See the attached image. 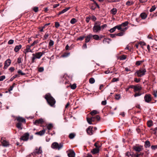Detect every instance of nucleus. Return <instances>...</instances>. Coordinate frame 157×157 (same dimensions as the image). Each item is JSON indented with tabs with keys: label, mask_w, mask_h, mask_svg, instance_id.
<instances>
[{
	"label": "nucleus",
	"mask_w": 157,
	"mask_h": 157,
	"mask_svg": "<svg viewBox=\"0 0 157 157\" xmlns=\"http://www.w3.org/2000/svg\"><path fill=\"white\" fill-rule=\"evenodd\" d=\"M72 89H75L76 87V85L75 84H73V85H70Z\"/></svg>",
	"instance_id": "obj_42"
},
{
	"label": "nucleus",
	"mask_w": 157,
	"mask_h": 157,
	"mask_svg": "<svg viewBox=\"0 0 157 157\" xmlns=\"http://www.w3.org/2000/svg\"><path fill=\"white\" fill-rule=\"evenodd\" d=\"M146 71L145 69H141L139 71H137L136 73L137 74L138 76L139 77H141L145 74Z\"/></svg>",
	"instance_id": "obj_7"
},
{
	"label": "nucleus",
	"mask_w": 157,
	"mask_h": 157,
	"mask_svg": "<svg viewBox=\"0 0 157 157\" xmlns=\"http://www.w3.org/2000/svg\"><path fill=\"white\" fill-rule=\"evenodd\" d=\"M92 37H93L94 39L96 40H100V39L99 38V36L97 35H92L91 34Z\"/></svg>",
	"instance_id": "obj_29"
},
{
	"label": "nucleus",
	"mask_w": 157,
	"mask_h": 157,
	"mask_svg": "<svg viewBox=\"0 0 157 157\" xmlns=\"http://www.w3.org/2000/svg\"><path fill=\"white\" fill-rule=\"evenodd\" d=\"M15 83H13V86H11L10 87V89L9 90V91L10 92V91L12 90H13V88L14 87V85H15Z\"/></svg>",
	"instance_id": "obj_56"
},
{
	"label": "nucleus",
	"mask_w": 157,
	"mask_h": 157,
	"mask_svg": "<svg viewBox=\"0 0 157 157\" xmlns=\"http://www.w3.org/2000/svg\"><path fill=\"white\" fill-rule=\"evenodd\" d=\"M126 155L128 156V157H132V154L129 152H128L126 153Z\"/></svg>",
	"instance_id": "obj_43"
},
{
	"label": "nucleus",
	"mask_w": 157,
	"mask_h": 157,
	"mask_svg": "<svg viewBox=\"0 0 157 157\" xmlns=\"http://www.w3.org/2000/svg\"><path fill=\"white\" fill-rule=\"evenodd\" d=\"M117 9L115 8H113L110 10L111 13L113 15L115 14L117 12Z\"/></svg>",
	"instance_id": "obj_28"
},
{
	"label": "nucleus",
	"mask_w": 157,
	"mask_h": 157,
	"mask_svg": "<svg viewBox=\"0 0 157 157\" xmlns=\"http://www.w3.org/2000/svg\"><path fill=\"white\" fill-rule=\"evenodd\" d=\"M14 42V40L11 39L8 42V44H13Z\"/></svg>",
	"instance_id": "obj_52"
},
{
	"label": "nucleus",
	"mask_w": 157,
	"mask_h": 157,
	"mask_svg": "<svg viewBox=\"0 0 157 157\" xmlns=\"http://www.w3.org/2000/svg\"><path fill=\"white\" fill-rule=\"evenodd\" d=\"M39 42V41L38 40H35L33 43H32L30 45L31 46H33L35 44H37Z\"/></svg>",
	"instance_id": "obj_41"
},
{
	"label": "nucleus",
	"mask_w": 157,
	"mask_h": 157,
	"mask_svg": "<svg viewBox=\"0 0 157 157\" xmlns=\"http://www.w3.org/2000/svg\"><path fill=\"white\" fill-rule=\"evenodd\" d=\"M49 36V34L48 33H46L44 36V39L46 40Z\"/></svg>",
	"instance_id": "obj_51"
},
{
	"label": "nucleus",
	"mask_w": 157,
	"mask_h": 157,
	"mask_svg": "<svg viewBox=\"0 0 157 157\" xmlns=\"http://www.w3.org/2000/svg\"><path fill=\"white\" fill-rule=\"evenodd\" d=\"M107 27V25L106 24H104L103 25L101 26V29H103Z\"/></svg>",
	"instance_id": "obj_64"
},
{
	"label": "nucleus",
	"mask_w": 157,
	"mask_h": 157,
	"mask_svg": "<svg viewBox=\"0 0 157 157\" xmlns=\"http://www.w3.org/2000/svg\"><path fill=\"white\" fill-rule=\"evenodd\" d=\"M75 135L73 133H70L69 136V138L71 139H73L75 136Z\"/></svg>",
	"instance_id": "obj_40"
},
{
	"label": "nucleus",
	"mask_w": 157,
	"mask_h": 157,
	"mask_svg": "<svg viewBox=\"0 0 157 157\" xmlns=\"http://www.w3.org/2000/svg\"><path fill=\"white\" fill-rule=\"evenodd\" d=\"M17 120L18 122L17 124V127L20 129H22L21 124L22 123H25V120L24 118H17Z\"/></svg>",
	"instance_id": "obj_6"
},
{
	"label": "nucleus",
	"mask_w": 157,
	"mask_h": 157,
	"mask_svg": "<svg viewBox=\"0 0 157 157\" xmlns=\"http://www.w3.org/2000/svg\"><path fill=\"white\" fill-rule=\"evenodd\" d=\"M156 9V7L155 6H152L151 9L150 10V12H152L154 11Z\"/></svg>",
	"instance_id": "obj_44"
},
{
	"label": "nucleus",
	"mask_w": 157,
	"mask_h": 157,
	"mask_svg": "<svg viewBox=\"0 0 157 157\" xmlns=\"http://www.w3.org/2000/svg\"><path fill=\"white\" fill-rule=\"evenodd\" d=\"M101 104L102 105H106V100L103 101H102Z\"/></svg>",
	"instance_id": "obj_63"
},
{
	"label": "nucleus",
	"mask_w": 157,
	"mask_h": 157,
	"mask_svg": "<svg viewBox=\"0 0 157 157\" xmlns=\"http://www.w3.org/2000/svg\"><path fill=\"white\" fill-rule=\"evenodd\" d=\"M32 63L34 62L35 60L36 59H39L42 56L41 52H36L35 54L33 53L32 54Z\"/></svg>",
	"instance_id": "obj_4"
},
{
	"label": "nucleus",
	"mask_w": 157,
	"mask_h": 157,
	"mask_svg": "<svg viewBox=\"0 0 157 157\" xmlns=\"http://www.w3.org/2000/svg\"><path fill=\"white\" fill-rule=\"evenodd\" d=\"M70 7H68L64 9L63 10L61 11L62 13H63L66 12V11H67V10H68L70 9Z\"/></svg>",
	"instance_id": "obj_38"
},
{
	"label": "nucleus",
	"mask_w": 157,
	"mask_h": 157,
	"mask_svg": "<svg viewBox=\"0 0 157 157\" xmlns=\"http://www.w3.org/2000/svg\"><path fill=\"white\" fill-rule=\"evenodd\" d=\"M11 63V60L10 59H7L5 62L4 69H6L10 65Z\"/></svg>",
	"instance_id": "obj_13"
},
{
	"label": "nucleus",
	"mask_w": 157,
	"mask_h": 157,
	"mask_svg": "<svg viewBox=\"0 0 157 157\" xmlns=\"http://www.w3.org/2000/svg\"><path fill=\"white\" fill-rule=\"evenodd\" d=\"M67 155L69 157H75V151L71 149H70L67 151Z\"/></svg>",
	"instance_id": "obj_9"
},
{
	"label": "nucleus",
	"mask_w": 157,
	"mask_h": 157,
	"mask_svg": "<svg viewBox=\"0 0 157 157\" xmlns=\"http://www.w3.org/2000/svg\"><path fill=\"white\" fill-rule=\"evenodd\" d=\"M101 22L100 21H98L96 22L92 29L93 31L95 33H99L101 30Z\"/></svg>",
	"instance_id": "obj_2"
},
{
	"label": "nucleus",
	"mask_w": 157,
	"mask_h": 157,
	"mask_svg": "<svg viewBox=\"0 0 157 157\" xmlns=\"http://www.w3.org/2000/svg\"><path fill=\"white\" fill-rule=\"evenodd\" d=\"M5 78V76L4 75H2L0 77V81H3Z\"/></svg>",
	"instance_id": "obj_55"
},
{
	"label": "nucleus",
	"mask_w": 157,
	"mask_h": 157,
	"mask_svg": "<svg viewBox=\"0 0 157 157\" xmlns=\"http://www.w3.org/2000/svg\"><path fill=\"white\" fill-rule=\"evenodd\" d=\"M144 62V60H141V61H137L136 63V65L137 66L140 65L141 63H143Z\"/></svg>",
	"instance_id": "obj_35"
},
{
	"label": "nucleus",
	"mask_w": 157,
	"mask_h": 157,
	"mask_svg": "<svg viewBox=\"0 0 157 157\" xmlns=\"http://www.w3.org/2000/svg\"><path fill=\"white\" fill-rule=\"evenodd\" d=\"M99 112L96 110H93L91 112H90V113L92 116H94L96 114L98 113Z\"/></svg>",
	"instance_id": "obj_30"
},
{
	"label": "nucleus",
	"mask_w": 157,
	"mask_h": 157,
	"mask_svg": "<svg viewBox=\"0 0 157 157\" xmlns=\"http://www.w3.org/2000/svg\"><path fill=\"white\" fill-rule=\"evenodd\" d=\"M134 4V2L132 1H128L126 3V5L128 6H129L132 5Z\"/></svg>",
	"instance_id": "obj_24"
},
{
	"label": "nucleus",
	"mask_w": 157,
	"mask_h": 157,
	"mask_svg": "<svg viewBox=\"0 0 157 157\" xmlns=\"http://www.w3.org/2000/svg\"><path fill=\"white\" fill-rule=\"evenodd\" d=\"M60 26V24L58 22H56L55 26L56 28H58Z\"/></svg>",
	"instance_id": "obj_53"
},
{
	"label": "nucleus",
	"mask_w": 157,
	"mask_h": 157,
	"mask_svg": "<svg viewBox=\"0 0 157 157\" xmlns=\"http://www.w3.org/2000/svg\"><path fill=\"white\" fill-rule=\"evenodd\" d=\"M87 122L90 124H93V122H94L95 118H86Z\"/></svg>",
	"instance_id": "obj_20"
},
{
	"label": "nucleus",
	"mask_w": 157,
	"mask_h": 157,
	"mask_svg": "<svg viewBox=\"0 0 157 157\" xmlns=\"http://www.w3.org/2000/svg\"><path fill=\"white\" fill-rule=\"evenodd\" d=\"M45 98L48 104L51 106L53 107L56 103L55 99L50 94H47L45 95Z\"/></svg>",
	"instance_id": "obj_1"
},
{
	"label": "nucleus",
	"mask_w": 157,
	"mask_h": 157,
	"mask_svg": "<svg viewBox=\"0 0 157 157\" xmlns=\"http://www.w3.org/2000/svg\"><path fill=\"white\" fill-rule=\"evenodd\" d=\"M142 147L138 146H135L133 147V148L136 151L140 152L142 149Z\"/></svg>",
	"instance_id": "obj_17"
},
{
	"label": "nucleus",
	"mask_w": 157,
	"mask_h": 157,
	"mask_svg": "<svg viewBox=\"0 0 157 157\" xmlns=\"http://www.w3.org/2000/svg\"><path fill=\"white\" fill-rule=\"evenodd\" d=\"M157 148V145H152L151 146V148L152 150H155Z\"/></svg>",
	"instance_id": "obj_61"
},
{
	"label": "nucleus",
	"mask_w": 157,
	"mask_h": 157,
	"mask_svg": "<svg viewBox=\"0 0 157 157\" xmlns=\"http://www.w3.org/2000/svg\"><path fill=\"white\" fill-rule=\"evenodd\" d=\"M29 134L28 133H25L20 138V139L24 141H27L29 139Z\"/></svg>",
	"instance_id": "obj_14"
},
{
	"label": "nucleus",
	"mask_w": 157,
	"mask_h": 157,
	"mask_svg": "<svg viewBox=\"0 0 157 157\" xmlns=\"http://www.w3.org/2000/svg\"><path fill=\"white\" fill-rule=\"evenodd\" d=\"M76 22H77V20L75 18H72L70 21V23L71 24H74Z\"/></svg>",
	"instance_id": "obj_36"
},
{
	"label": "nucleus",
	"mask_w": 157,
	"mask_h": 157,
	"mask_svg": "<svg viewBox=\"0 0 157 157\" xmlns=\"http://www.w3.org/2000/svg\"><path fill=\"white\" fill-rule=\"evenodd\" d=\"M2 143V145L4 147H7L9 145L8 142L5 140H3Z\"/></svg>",
	"instance_id": "obj_27"
},
{
	"label": "nucleus",
	"mask_w": 157,
	"mask_h": 157,
	"mask_svg": "<svg viewBox=\"0 0 157 157\" xmlns=\"http://www.w3.org/2000/svg\"><path fill=\"white\" fill-rule=\"evenodd\" d=\"M145 147H148L150 146V142L147 140L145 142Z\"/></svg>",
	"instance_id": "obj_31"
},
{
	"label": "nucleus",
	"mask_w": 157,
	"mask_h": 157,
	"mask_svg": "<svg viewBox=\"0 0 157 157\" xmlns=\"http://www.w3.org/2000/svg\"><path fill=\"white\" fill-rule=\"evenodd\" d=\"M145 102L148 103L151 100V95L149 94H147L145 95L144 97Z\"/></svg>",
	"instance_id": "obj_12"
},
{
	"label": "nucleus",
	"mask_w": 157,
	"mask_h": 157,
	"mask_svg": "<svg viewBox=\"0 0 157 157\" xmlns=\"http://www.w3.org/2000/svg\"><path fill=\"white\" fill-rule=\"evenodd\" d=\"M33 10L35 12H37L38 11V8L37 7H34L33 8Z\"/></svg>",
	"instance_id": "obj_54"
},
{
	"label": "nucleus",
	"mask_w": 157,
	"mask_h": 157,
	"mask_svg": "<svg viewBox=\"0 0 157 157\" xmlns=\"http://www.w3.org/2000/svg\"><path fill=\"white\" fill-rule=\"evenodd\" d=\"M44 122V120L42 118H39L34 121L33 123L36 125H38L40 124H43Z\"/></svg>",
	"instance_id": "obj_8"
},
{
	"label": "nucleus",
	"mask_w": 157,
	"mask_h": 157,
	"mask_svg": "<svg viewBox=\"0 0 157 157\" xmlns=\"http://www.w3.org/2000/svg\"><path fill=\"white\" fill-rule=\"evenodd\" d=\"M18 73L19 74H20L22 75H25V73L22 72L21 70H19L18 71Z\"/></svg>",
	"instance_id": "obj_45"
},
{
	"label": "nucleus",
	"mask_w": 157,
	"mask_h": 157,
	"mask_svg": "<svg viewBox=\"0 0 157 157\" xmlns=\"http://www.w3.org/2000/svg\"><path fill=\"white\" fill-rule=\"evenodd\" d=\"M118 27L117 26H117H115V27H113V28H112L110 30H109V32L111 33H113L114 32L116 29H118Z\"/></svg>",
	"instance_id": "obj_25"
},
{
	"label": "nucleus",
	"mask_w": 157,
	"mask_h": 157,
	"mask_svg": "<svg viewBox=\"0 0 157 157\" xmlns=\"http://www.w3.org/2000/svg\"><path fill=\"white\" fill-rule=\"evenodd\" d=\"M95 80L94 78H91L89 79V82L91 84H93L95 82Z\"/></svg>",
	"instance_id": "obj_37"
},
{
	"label": "nucleus",
	"mask_w": 157,
	"mask_h": 157,
	"mask_svg": "<svg viewBox=\"0 0 157 157\" xmlns=\"http://www.w3.org/2000/svg\"><path fill=\"white\" fill-rule=\"evenodd\" d=\"M147 125L149 127H151L153 125V123L151 121H149L147 122Z\"/></svg>",
	"instance_id": "obj_34"
},
{
	"label": "nucleus",
	"mask_w": 157,
	"mask_h": 157,
	"mask_svg": "<svg viewBox=\"0 0 157 157\" xmlns=\"http://www.w3.org/2000/svg\"><path fill=\"white\" fill-rule=\"evenodd\" d=\"M119 59L121 60H122L126 59V56L124 55H122L120 56Z\"/></svg>",
	"instance_id": "obj_33"
},
{
	"label": "nucleus",
	"mask_w": 157,
	"mask_h": 157,
	"mask_svg": "<svg viewBox=\"0 0 157 157\" xmlns=\"http://www.w3.org/2000/svg\"><path fill=\"white\" fill-rule=\"evenodd\" d=\"M44 70V69L43 67H40L38 69V71L40 72H42Z\"/></svg>",
	"instance_id": "obj_60"
},
{
	"label": "nucleus",
	"mask_w": 157,
	"mask_h": 157,
	"mask_svg": "<svg viewBox=\"0 0 157 157\" xmlns=\"http://www.w3.org/2000/svg\"><path fill=\"white\" fill-rule=\"evenodd\" d=\"M45 130L44 129H43L41 131H40V132H36L35 133L36 135H39L40 136H42L43 135L45 132Z\"/></svg>",
	"instance_id": "obj_19"
},
{
	"label": "nucleus",
	"mask_w": 157,
	"mask_h": 157,
	"mask_svg": "<svg viewBox=\"0 0 157 157\" xmlns=\"http://www.w3.org/2000/svg\"><path fill=\"white\" fill-rule=\"evenodd\" d=\"M42 152V148L40 147L39 148L36 149L35 152L32 153L31 155H30V156L33 155L34 156V155H36V154H41Z\"/></svg>",
	"instance_id": "obj_11"
},
{
	"label": "nucleus",
	"mask_w": 157,
	"mask_h": 157,
	"mask_svg": "<svg viewBox=\"0 0 157 157\" xmlns=\"http://www.w3.org/2000/svg\"><path fill=\"white\" fill-rule=\"evenodd\" d=\"M91 19L93 21H95L96 20V18L94 16H92L91 17H90Z\"/></svg>",
	"instance_id": "obj_58"
},
{
	"label": "nucleus",
	"mask_w": 157,
	"mask_h": 157,
	"mask_svg": "<svg viewBox=\"0 0 157 157\" xmlns=\"http://www.w3.org/2000/svg\"><path fill=\"white\" fill-rule=\"evenodd\" d=\"M90 19V17H87L86 18V21L87 23H89Z\"/></svg>",
	"instance_id": "obj_50"
},
{
	"label": "nucleus",
	"mask_w": 157,
	"mask_h": 157,
	"mask_svg": "<svg viewBox=\"0 0 157 157\" xmlns=\"http://www.w3.org/2000/svg\"><path fill=\"white\" fill-rule=\"evenodd\" d=\"M92 38L91 34H90L89 35H88L86 37L85 39V42L87 43L89 42L90 39Z\"/></svg>",
	"instance_id": "obj_22"
},
{
	"label": "nucleus",
	"mask_w": 157,
	"mask_h": 157,
	"mask_svg": "<svg viewBox=\"0 0 157 157\" xmlns=\"http://www.w3.org/2000/svg\"><path fill=\"white\" fill-rule=\"evenodd\" d=\"M134 81L136 82H139L140 81V79L135 78H134Z\"/></svg>",
	"instance_id": "obj_59"
},
{
	"label": "nucleus",
	"mask_w": 157,
	"mask_h": 157,
	"mask_svg": "<svg viewBox=\"0 0 157 157\" xmlns=\"http://www.w3.org/2000/svg\"><path fill=\"white\" fill-rule=\"evenodd\" d=\"M94 146L96 147V148H98L100 147V145H98V143H96L94 144Z\"/></svg>",
	"instance_id": "obj_62"
},
{
	"label": "nucleus",
	"mask_w": 157,
	"mask_h": 157,
	"mask_svg": "<svg viewBox=\"0 0 157 157\" xmlns=\"http://www.w3.org/2000/svg\"><path fill=\"white\" fill-rule=\"evenodd\" d=\"M128 22L127 21L122 23L121 24L117 25L118 30H120L121 32H124L128 29V28L126 27L128 25Z\"/></svg>",
	"instance_id": "obj_3"
},
{
	"label": "nucleus",
	"mask_w": 157,
	"mask_h": 157,
	"mask_svg": "<svg viewBox=\"0 0 157 157\" xmlns=\"http://www.w3.org/2000/svg\"><path fill=\"white\" fill-rule=\"evenodd\" d=\"M63 147V144L61 143L59 144L57 142L53 143L51 145V147L54 149H57L59 150Z\"/></svg>",
	"instance_id": "obj_5"
},
{
	"label": "nucleus",
	"mask_w": 157,
	"mask_h": 157,
	"mask_svg": "<svg viewBox=\"0 0 157 157\" xmlns=\"http://www.w3.org/2000/svg\"><path fill=\"white\" fill-rule=\"evenodd\" d=\"M92 127L91 126H89L87 129L86 131L87 133L90 135H91L93 134L92 132Z\"/></svg>",
	"instance_id": "obj_18"
},
{
	"label": "nucleus",
	"mask_w": 157,
	"mask_h": 157,
	"mask_svg": "<svg viewBox=\"0 0 157 157\" xmlns=\"http://www.w3.org/2000/svg\"><path fill=\"white\" fill-rule=\"evenodd\" d=\"M110 40L109 39L105 38L103 40V42L105 44H109L110 43Z\"/></svg>",
	"instance_id": "obj_23"
},
{
	"label": "nucleus",
	"mask_w": 157,
	"mask_h": 157,
	"mask_svg": "<svg viewBox=\"0 0 157 157\" xmlns=\"http://www.w3.org/2000/svg\"><path fill=\"white\" fill-rule=\"evenodd\" d=\"M124 32H120V33L117 34L116 35L117 36H122L124 34Z\"/></svg>",
	"instance_id": "obj_48"
},
{
	"label": "nucleus",
	"mask_w": 157,
	"mask_h": 157,
	"mask_svg": "<svg viewBox=\"0 0 157 157\" xmlns=\"http://www.w3.org/2000/svg\"><path fill=\"white\" fill-rule=\"evenodd\" d=\"M32 46H31V45L26 46V48L24 49L23 52L26 55L29 52H33V51L30 48Z\"/></svg>",
	"instance_id": "obj_10"
},
{
	"label": "nucleus",
	"mask_w": 157,
	"mask_h": 157,
	"mask_svg": "<svg viewBox=\"0 0 157 157\" xmlns=\"http://www.w3.org/2000/svg\"><path fill=\"white\" fill-rule=\"evenodd\" d=\"M97 7L98 8H100L99 6L95 1H94V3L90 7V9L93 10H94Z\"/></svg>",
	"instance_id": "obj_15"
},
{
	"label": "nucleus",
	"mask_w": 157,
	"mask_h": 157,
	"mask_svg": "<svg viewBox=\"0 0 157 157\" xmlns=\"http://www.w3.org/2000/svg\"><path fill=\"white\" fill-rule=\"evenodd\" d=\"M153 95L156 98L157 97V90H154L153 91Z\"/></svg>",
	"instance_id": "obj_46"
},
{
	"label": "nucleus",
	"mask_w": 157,
	"mask_h": 157,
	"mask_svg": "<svg viewBox=\"0 0 157 157\" xmlns=\"http://www.w3.org/2000/svg\"><path fill=\"white\" fill-rule=\"evenodd\" d=\"M53 127V125L51 124H50L48 125L47 128L48 130H50Z\"/></svg>",
	"instance_id": "obj_39"
},
{
	"label": "nucleus",
	"mask_w": 157,
	"mask_h": 157,
	"mask_svg": "<svg viewBox=\"0 0 157 157\" xmlns=\"http://www.w3.org/2000/svg\"><path fill=\"white\" fill-rule=\"evenodd\" d=\"M54 41L52 40H50L49 43V45L50 46H52L54 45Z\"/></svg>",
	"instance_id": "obj_47"
},
{
	"label": "nucleus",
	"mask_w": 157,
	"mask_h": 157,
	"mask_svg": "<svg viewBox=\"0 0 157 157\" xmlns=\"http://www.w3.org/2000/svg\"><path fill=\"white\" fill-rule=\"evenodd\" d=\"M141 18L143 19H145L147 17V15L145 13H142L140 15Z\"/></svg>",
	"instance_id": "obj_32"
},
{
	"label": "nucleus",
	"mask_w": 157,
	"mask_h": 157,
	"mask_svg": "<svg viewBox=\"0 0 157 157\" xmlns=\"http://www.w3.org/2000/svg\"><path fill=\"white\" fill-rule=\"evenodd\" d=\"M119 80V78H113L112 80V82H117V81H118Z\"/></svg>",
	"instance_id": "obj_49"
},
{
	"label": "nucleus",
	"mask_w": 157,
	"mask_h": 157,
	"mask_svg": "<svg viewBox=\"0 0 157 157\" xmlns=\"http://www.w3.org/2000/svg\"><path fill=\"white\" fill-rule=\"evenodd\" d=\"M141 90V86L139 84H137V85L135 86V88L134 91L135 92H136V91H140Z\"/></svg>",
	"instance_id": "obj_16"
},
{
	"label": "nucleus",
	"mask_w": 157,
	"mask_h": 157,
	"mask_svg": "<svg viewBox=\"0 0 157 157\" xmlns=\"http://www.w3.org/2000/svg\"><path fill=\"white\" fill-rule=\"evenodd\" d=\"M121 97V96L119 94H116L115 97V98L116 99L119 100Z\"/></svg>",
	"instance_id": "obj_57"
},
{
	"label": "nucleus",
	"mask_w": 157,
	"mask_h": 157,
	"mask_svg": "<svg viewBox=\"0 0 157 157\" xmlns=\"http://www.w3.org/2000/svg\"><path fill=\"white\" fill-rule=\"evenodd\" d=\"M21 47L22 46L21 44L16 46L14 48V51L17 52L21 48Z\"/></svg>",
	"instance_id": "obj_21"
},
{
	"label": "nucleus",
	"mask_w": 157,
	"mask_h": 157,
	"mask_svg": "<svg viewBox=\"0 0 157 157\" xmlns=\"http://www.w3.org/2000/svg\"><path fill=\"white\" fill-rule=\"evenodd\" d=\"M99 151V149L98 148H95L94 149H93V151H91V152L92 153L94 154H96Z\"/></svg>",
	"instance_id": "obj_26"
}]
</instances>
